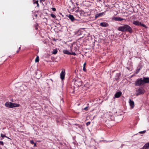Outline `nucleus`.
Here are the masks:
<instances>
[{"label":"nucleus","instance_id":"obj_1","mask_svg":"<svg viewBox=\"0 0 149 149\" xmlns=\"http://www.w3.org/2000/svg\"><path fill=\"white\" fill-rule=\"evenodd\" d=\"M118 30L122 32H128L131 33L132 32V29L131 27L127 24H125L119 27Z\"/></svg>","mask_w":149,"mask_h":149},{"label":"nucleus","instance_id":"obj_2","mask_svg":"<svg viewBox=\"0 0 149 149\" xmlns=\"http://www.w3.org/2000/svg\"><path fill=\"white\" fill-rule=\"evenodd\" d=\"M5 106L9 108L14 107H18L20 106V104H18L10 102H6L5 104Z\"/></svg>","mask_w":149,"mask_h":149},{"label":"nucleus","instance_id":"obj_3","mask_svg":"<svg viewBox=\"0 0 149 149\" xmlns=\"http://www.w3.org/2000/svg\"><path fill=\"white\" fill-rule=\"evenodd\" d=\"M136 95L137 96L143 94L145 92V90L142 87H139L138 88H137L136 90Z\"/></svg>","mask_w":149,"mask_h":149},{"label":"nucleus","instance_id":"obj_4","mask_svg":"<svg viewBox=\"0 0 149 149\" xmlns=\"http://www.w3.org/2000/svg\"><path fill=\"white\" fill-rule=\"evenodd\" d=\"M134 84L136 86H141L143 85V79L142 78L138 79L135 81Z\"/></svg>","mask_w":149,"mask_h":149},{"label":"nucleus","instance_id":"obj_5","mask_svg":"<svg viewBox=\"0 0 149 149\" xmlns=\"http://www.w3.org/2000/svg\"><path fill=\"white\" fill-rule=\"evenodd\" d=\"M76 13V14L79 17L81 16H83L84 15V12L81 10H77L75 11Z\"/></svg>","mask_w":149,"mask_h":149},{"label":"nucleus","instance_id":"obj_6","mask_svg":"<svg viewBox=\"0 0 149 149\" xmlns=\"http://www.w3.org/2000/svg\"><path fill=\"white\" fill-rule=\"evenodd\" d=\"M65 74V70L64 69H62V71L60 74V78L62 80L64 79Z\"/></svg>","mask_w":149,"mask_h":149},{"label":"nucleus","instance_id":"obj_7","mask_svg":"<svg viewBox=\"0 0 149 149\" xmlns=\"http://www.w3.org/2000/svg\"><path fill=\"white\" fill-rule=\"evenodd\" d=\"M63 52L64 54H66L68 55H76V54L75 53V52H73L72 51V52H70L69 51L67 50H64L63 51Z\"/></svg>","mask_w":149,"mask_h":149},{"label":"nucleus","instance_id":"obj_8","mask_svg":"<svg viewBox=\"0 0 149 149\" xmlns=\"http://www.w3.org/2000/svg\"><path fill=\"white\" fill-rule=\"evenodd\" d=\"M143 81L144 85L146 83H149V78L143 77Z\"/></svg>","mask_w":149,"mask_h":149},{"label":"nucleus","instance_id":"obj_9","mask_svg":"<svg viewBox=\"0 0 149 149\" xmlns=\"http://www.w3.org/2000/svg\"><path fill=\"white\" fill-rule=\"evenodd\" d=\"M129 103L131 107V109H132L134 108V102L132 100L130 99H129Z\"/></svg>","mask_w":149,"mask_h":149},{"label":"nucleus","instance_id":"obj_10","mask_svg":"<svg viewBox=\"0 0 149 149\" xmlns=\"http://www.w3.org/2000/svg\"><path fill=\"white\" fill-rule=\"evenodd\" d=\"M122 95L121 91H119L116 93L114 95V98H118L120 97Z\"/></svg>","mask_w":149,"mask_h":149},{"label":"nucleus","instance_id":"obj_11","mask_svg":"<svg viewBox=\"0 0 149 149\" xmlns=\"http://www.w3.org/2000/svg\"><path fill=\"white\" fill-rule=\"evenodd\" d=\"M113 19L116 21H122L123 20H124L125 19L123 18H122L120 17H115L113 18Z\"/></svg>","mask_w":149,"mask_h":149},{"label":"nucleus","instance_id":"obj_12","mask_svg":"<svg viewBox=\"0 0 149 149\" xmlns=\"http://www.w3.org/2000/svg\"><path fill=\"white\" fill-rule=\"evenodd\" d=\"M108 25H109L108 23L105 22H101L100 24V26L103 27H107L108 26Z\"/></svg>","mask_w":149,"mask_h":149},{"label":"nucleus","instance_id":"obj_13","mask_svg":"<svg viewBox=\"0 0 149 149\" xmlns=\"http://www.w3.org/2000/svg\"><path fill=\"white\" fill-rule=\"evenodd\" d=\"M149 148V142L146 144L142 148L140 149H148Z\"/></svg>","mask_w":149,"mask_h":149},{"label":"nucleus","instance_id":"obj_14","mask_svg":"<svg viewBox=\"0 0 149 149\" xmlns=\"http://www.w3.org/2000/svg\"><path fill=\"white\" fill-rule=\"evenodd\" d=\"M68 17L72 22L74 21V20H75V19L74 18L73 16L71 15H69L68 16Z\"/></svg>","mask_w":149,"mask_h":149},{"label":"nucleus","instance_id":"obj_15","mask_svg":"<svg viewBox=\"0 0 149 149\" xmlns=\"http://www.w3.org/2000/svg\"><path fill=\"white\" fill-rule=\"evenodd\" d=\"M133 24L137 26H139L141 24V22L138 21H135L133 22Z\"/></svg>","mask_w":149,"mask_h":149},{"label":"nucleus","instance_id":"obj_16","mask_svg":"<svg viewBox=\"0 0 149 149\" xmlns=\"http://www.w3.org/2000/svg\"><path fill=\"white\" fill-rule=\"evenodd\" d=\"M33 3L34 4H37V6L38 7H39L38 0H33Z\"/></svg>","mask_w":149,"mask_h":149},{"label":"nucleus","instance_id":"obj_17","mask_svg":"<svg viewBox=\"0 0 149 149\" xmlns=\"http://www.w3.org/2000/svg\"><path fill=\"white\" fill-rule=\"evenodd\" d=\"M102 13H100L99 14H97L95 15V19H96L97 18L100 17V16H102Z\"/></svg>","mask_w":149,"mask_h":149},{"label":"nucleus","instance_id":"obj_18","mask_svg":"<svg viewBox=\"0 0 149 149\" xmlns=\"http://www.w3.org/2000/svg\"><path fill=\"white\" fill-rule=\"evenodd\" d=\"M75 125H76L77 126V127H76L77 129L78 128H79L80 129H81L82 127V126L81 125H80L79 124H74Z\"/></svg>","mask_w":149,"mask_h":149},{"label":"nucleus","instance_id":"obj_19","mask_svg":"<svg viewBox=\"0 0 149 149\" xmlns=\"http://www.w3.org/2000/svg\"><path fill=\"white\" fill-rule=\"evenodd\" d=\"M57 49H55L53 50L52 53L53 54H55L57 52Z\"/></svg>","mask_w":149,"mask_h":149},{"label":"nucleus","instance_id":"obj_20","mask_svg":"<svg viewBox=\"0 0 149 149\" xmlns=\"http://www.w3.org/2000/svg\"><path fill=\"white\" fill-rule=\"evenodd\" d=\"M1 137L3 138L4 137H6L8 139H9V138L7 136H6L5 135H4L2 134H1Z\"/></svg>","mask_w":149,"mask_h":149},{"label":"nucleus","instance_id":"obj_21","mask_svg":"<svg viewBox=\"0 0 149 149\" xmlns=\"http://www.w3.org/2000/svg\"><path fill=\"white\" fill-rule=\"evenodd\" d=\"M35 62L37 63V62H39V56H37L36 58V59H35Z\"/></svg>","mask_w":149,"mask_h":149},{"label":"nucleus","instance_id":"obj_22","mask_svg":"<svg viewBox=\"0 0 149 149\" xmlns=\"http://www.w3.org/2000/svg\"><path fill=\"white\" fill-rule=\"evenodd\" d=\"M50 15L52 17H53V18H55L56 17V16H55V15H54L53 14H52V13L51 14H50Z\"/></svg>","mask_w":149,"mask_h":149},{"label":"nucleus","instance_id":"obj_23","mask_svg":"<svg viewBox=\"0 0 149 149\" xmlns=\"http://www.w3.org/2000/svg\"><path fill=\"white\" fill-rule=\"evenodd\" d=\"M110 119L111 120H113L114 119V117L112 115H109Z\"/></svg>","mask_w":149,"mask_h":149},{"label":"nucleus","instance_id":"obj_24","mask_svg":"<svg viewBox=\"0 0 149 149\" xmlns=\"http://www.w3.org/2000/svg\"><path fill=\"white\" fill-rule=\"evenodd\" d=\"M76 50H77V48L76 47H74V50H72V51L73 52H75H75H76Z\"/></svg>","mask_w":149,"mask_h":149},{"label":"nucleus","instance_id":"obj_25","mask_svg":"<svg viewBox=\"0 0 149 149\" xmlns=\"http://www.w3.org/2000/svg\"><path fill=\"white\" fill-rule=\"evenodd\" d=\"M76 50H77V48L76 47H74V50H72V51L73 52H75H75H76Z\"/></svg>","mask_w":149,"mask_h":149},{"label":"nucleus","instance_id":"obj_26","mask_svg":"<svg viewBox=\"0 0 149 149\" xmlns=\"http://www.w3.org/2000/svg\"><path fill=\"white\" fill-rule=\"evenodd\" d=\"M140 26H143V27H144L146 28H147V27H146V26L144 24H141H141H140Z\"/></svg>","mask_w":149,"mask_h":149},{"label":"nucleus","instance_id":"obj_27","mask_svg":"<svg viewBox=\"0 0 149 149\" xmlns=\"http://www.w3.org/2000/svg\"><path fill=\"white\" fill-rule=\"evenodd\" d=\"M146 132V130H144L143 131L139 132V133L140 134H144Z\"/></svg>","mask_w":149,"mask_h":149},{"label":"nucleus","instance_id":"obj_28","mask_svg":"<svg viewBox=\"0 0 149 149\" xmlns=\"http://www.w3.org/2000/svg\"><path fill=\"white\" fill-rule=\"evenodd\" d=\"M90 122H87L86 123V125L87 126H88V125H90Z\"/></svg>","mask_w":149,"mask_h":149},{"label":"nucleus","instance_id":"obj_29","mask_svg":"<svg viewBox=\"0 0 149 149\" xmlns=\"http://www.w3.org/2000/svg\"><path fill=\"white\" fill-rule=\"evenodd\" d=\"M83 70L84 72H86V70L85 68V67H83Z\"/></svg>","mask_w":149,"mask_h":149},{"label":"nucleus","instance_id":"obj_30","mask_svg":"<svg viewBox=\"0 0 149 149\" xmlns=\"http://www.w3.org/2000/svg\"><path fill=\"white\" fill-rule=\"evenodd\" d=\"M30 142L32 144H33L35 143L33 140L30 141Z\"/></svg>","mask_w":149,"mask_h":149},{"label":"nucleus","instance_id":"obj_31","mask_svg":"<svg viewBox=\"0 0 149 149\" xmlns=\"http://www.w3.org/2000/svg\"><path fill=\"white\" fill-rule=\"evenodd\" d=\"M3 143L2 141H0V145L3 146Z\"/></svg>","mask_w":149,"mask_h":149},{"label":"nucleus","instance_id":"obj_32","mask_svg":"<svg viewBox=\"0 0 149 149\" xmlns=\"http://www.w3.org/2000/svg\"><path fill=\"white\" fill-rule=\"evenodd\" d=\"M84 109L86 111H87L88 110V107H86Z\"/></svg>","mask_w":149,"mask_h":149},{"label":"nucleus","instance_id":"obj_33","mask_svg":"<svg viewBox=\"0 0 149 149\" xmlns=\"http://www.w3.org/2000/svg\"><path fill=\"white\" fill-rule=\"evenodd\" d=\"M52 10L53 11H56V9L55 8H52Z\"/></svg>","mask_w":149,"mask_h":149},{"label":"nucleus","instance_id":"obj_34","mask_svg":"<svg viewBox=\"0 0 149 149\" xmlns=\"http://www.w3.org/2000/svg\"><path fill=\"white\" fill-rule=\"evenodd\" d=\"M86 65V63L85 62L83 64V67H85Z\"/></svg>","mask_w":149,"mask_h":149},{"label":"nucleus","instance_id":"obj_35","mask_svg":"<svg viewBox=\"0 0 149 149\" xmlns=\"http://www.w3.org/2000/svg\"><path fill=\"white\" fill-rule=\"evenodd\" d=\"M34 145V147H36V143H34V144H33Z\"/></svg>","mask_w":149,"mask_h":149},{"label":"nucleus","instance_id":"obj_36","mask_svg":"<svg viewBox=\"0 0 149 149\" xmlns=\"http://www.w3.org/2000/svg\"><path fill=\"white\" fill-rule=\"evenodd\" d=\"M139 70H136V73H137L139 72Z\"/></svg>","mask_w":149,"mask_h":149},{"label":"nucleus","instance_id":"obj_37","mask_svg":"<svg viewBox=\"0 0 149 149\" xmlns=\"http://www.w3.org/2000/svg\"><path fill=\"white\" fill-rule=\"evenodd\" d=\"M19 50H18L17 51V52H17V53H18V52H19Z\"/></svg>","mask_w":149,"mask_h":149},{"label":"nucleus","instance_id":"obj_38","mask_svg":"<svg viewBox=\"0 0 149 149\" xmlns=\"http://www.w3.org/2000/svg\"><path fill=\"white\" fill-rule=\"evenodd\" d=\"M118 75L119 76H120V73H118Z\"/></svg>","mask_w":149,"mask_h":149},{"label":"nucleus","instance_id":"obj_39","mask_svg":"<svg viewBox=\"0 0 149 149\" xmlns=\"http://www.w3.org/2000/svg\"><path fill=\"white\" fill-rule=\"evenodd\" d=\"M20 49H21V47H19V50H20Z\"/></svg>","mask_w":149,"mask_h":149},{"label":"nucleus","instance_id":"obj_40","mask_svg":"<svg viewBox=\"0 0 149 149\" xmlns=\"http://www.w3.org/2000/svg\"><path fill=\"white\" fill-rule=\"evenodd\" d=\"M80 84L79 85V86H81V84H81V82H80Z\"/></svg>","mask_w":149,"mask_h":149},{"label":"nucleus","instance_id":"obj_41","mask_svg":"<svg viewBox=\"0 0 149 149\" xmlns=\"http://www.w3.org/2000/svg\"><path fill=\"white\" fill-rule=\"evenodd\" d=\"M50 80H51V81H53V80H52V79H50Z\"/></svg>","mask_w":149,"mask_h":149},{"label":"nucleus","instance_id":"obj_42","mask_svg":"<svg viewBox=\"0 0 149 149\" xmlns=\"http://www.w3.org/2000/svg\"><path fill=\"white\" fill-rule=\"evenodd\" d=\"M42 0H40V2H41V1H42Z\"/></svg>","mask_w":149,"mask_h":149}]
</instances>
